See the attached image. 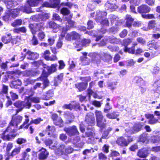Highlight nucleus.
I'll list each match as a JSON object with an SVG mask.
<instances>
[{
	"label": "nucleus",
	"mask_w": 160,
	"mask_h": 160,
	"mask_svg": "<svg viewBox=\"0 0 160 160\" xmlns=\"http://www.w3.org/2000/svg\"><path fill=\"white\" fill-rule=\"evenodd\" d=\"M20 11L28 13L32 12L31 8L27 6H22L19 8L11 9L8 10L11 17L13 18L16 17L19 15Z\"/></svg>",
	"instance_id": "obj_1"
},
{
	"label": "nucleus",
	"mask_w": 160,
	"mask_h": 160,
	"mask_svg": "<svg viewBox=\"0 0 160 160\" xmlns=\"http://www.w3.org/2000/svg\"><path fill=\"white\" fill-rule=\"evenodd\" d=\"M17 128V127L11 122L6 130L3 133V136L2 138L4 140H9L10 138V137L13 136V135L11 134L15 132Z\"/></svg>",
	"instance_id": "obj_2"
},
{
	"label": "nucleus",
	"mask_w": 160,
	"mask_h": 160,
	"mask_svg": "<svg viewBox=\"0 0 160 160\" xmlns=\"http://www.w3.org/2000/svg\"><path fill=\"white\" fill-rule=\"evenodd\" d=\"M23 52L24 53L22 52L21 57V60H23L25 57L27 59L30 60H34L37 59L39 57V55L36 52H31V51L27 50L26 48L23 50Z\"/></svg>",
	"instance_id": "obj_3"
},
{
	"label": "nucleus",
	"mask_w": 160,
	"mask_h": 160,
	"mask_svg": "<svg viewBox=\"0 0 160 160\" xmlns=\"http://www.w3.org/2000/svg\"><path fill=\"white\" fill-rule=\"evenodd\" d=\"M97 125L100 127L104 126L105 123L106 122V119L104 118L102 112L99 110H96L94 112Z\"/></svg>",
	"instance_id": "obj_4"
},
{
	"label": "nucleus",
	"mask_w": 160,
	"mask_h": 160,
	"mask_svg": "<svg viewBox=\"0 0 160 160\" xmlns=\"http://www.w3.org/2000/svg\"><path fill=\"white\" fill-rule=\"evenodd\" d=\"M42 77V78L39 79L38 81L40 80L42 82L43 86L41 87L42 85V83L41 82H37L33 86V89L34 90H36L37 88H41L42 89H44L47 87L48 86L49 84V81L48 80L47 78L48 77V75L46 74H45Z\"/></svg>",
	"instance_id": "obj_5"
},
{
	"label": "nucleus",
	"mask_w": 160,
	"mask_h": 160,
	"mask_svg": "<svg viewBox=\"0 0 160 160\" xmlns=\"http://www.w3.org/2000/svg\"><path fill=\"white\" fill-rule=\"evenodd\" d=\"M142 127V125L140 122L135 124L133 126L130 123L129 124V126L125 129V131L127 133L132 134L140 131Z\"/></svg>",
	"instance_id": "obj_6"
},
{
	"label": "nucleus",
	"mask_w": 160,
	"mask_h": 160,
	"mask_svg": "<svg viewBox=\"0 0 160 160\" xmlns=\"http://www.w3.org/2000/svg\"><path fill=\"white\" fill-rule=\"evenodd\" d=\"M29 27L33 34H35L37 31L42 30L44 29V24L42 23L30 24Z\"/></svg>",
	"instance_id": "obj_7"
},
{
	"label": "nucleus",
	"mask_w": 160,
	"mask_h": 160,
	"mask_svg": "<svg viewBox=\"0 0 160 160\" xmlns=\"http://www.w3.org/2000/svg\"><path fill=\"white\" fill-rule=\"evenodd\" d=\"M64 131L70 136L78 135L79 132L76 127L73 125L71 127H65Z\"/></svg>",
	"instance_id": "obj_8"
},
{
	"label": "nucleus",
	"mask_w": 160,
	"mask_h": 160,
	"mask_svg": "<svg viewBox=\"0 0 160 160\" xmlns=\"http://www.w3.org/2000/svg\"><path fill=\"white\" fill-rule=\"evenodd\" d=\"M85 121L89 126H93L95 122V119L93 113L89 112L86 115Z\"/></svg>",
	"instance_id": "obj_9"
},
{
	"label": "nucleus",
	"mask_w": 160,
	"mask_h": 160,
	"mask_svg": "<svg viewBox=\"0 0 160 160\" xmlns=\"http://www.w3.org/2000/svg\"><path fill=\"white\" fill-rule=\"evenodd\" d=\"M94 55H96V58L99 57L103 60L106 62H108L112 59V57L108 53L105 52H101L100 54L95 53Z\"/></svg>",
	"instance_id": "obj_10"
},
{
	"label": "nucleus",
	"mask_w": 160,
	"mask_h": 160,
	"mask_svg": "<svg viewBox=\"0 0 160 160\" xmlns=\"http://www.w3.org/2000/svg\"><path fill=\"white\" fill-rule=\"evenodd\" d=\"M135 80L136 83L140 86V90L142 93H144L146 91V88L143 87L145 86L146 84V82L143 79L138 77L135 78Z\"/></svg>",
	"instance_id": "obj_11"
},
{
	"label": "nucleus",
	"mask_w": 160,
	"mask_h": 160,
	"mask_svg": "<svg viewBox=\"0 0 160 160\" xmlns=\"http://www.w3.org/2000/svg\"><path fill=\"white\" fill-rule=\"evenodd\" d=\"M80 38V35L75 31H73L68 33L66 37V39L68 41L72 40H77L79 39Z\"/></svg>",
	"instance_id": "obj_12"
},
{
	"label": "nucleus",
	"mask_w": 160,
	"mask_h": 160,
	"mask_svg": "<svg viewBox=\"0 0 160 160\" xmlns=\"http://www.w3.org/2000/svg\"><path fill=\"white\" fill-rule=\"evenodd\" d=\"M107 15V13L105 12L97 11L95 14V19L97 22H99Z\"/></svg>",
	"instance_id": "obj_13"
},
{
	"label": "nucleus",
	"mask_w": 160,
	"mask_h": 160,
	"mask_svg": "<svg viewBox=\"0 0 160 160\" xmlns=\"http://www.w3.org/2000/svg\"><path fill=\"white\" fill-rule=\"evenodd\" d=\"M53 142L52 140L49 138L46 139L44 141L45 144L47 146H49V148L52 149L54 150L57 148L58 142L56 141L54 143L53 145H52Z\"/></svg>",
	"instance_id": "obj_14"
},
{
	"label": "nucleus",
	"mask_w": 160,
	"mask_h": 160,
	"mask_svg": "<svg viewBox=\"0 0 160 160\" xmlns=\"http://www.w3.org/2000/svg\"><path fill=\"white\" fill-rule=\"evenodd\" d=\"M16 75L17 73L15 72L8 71L7 74H3L2 81L5 82L8 80V78L12 79L14 76H16Z\"/></svg>",
	"instance_id": "obj_15"
},
{
	"label": "nucleus",
	"mask_w": 160,
	"mask_h": 160,
	"mask_svg": "<svg viewBox=\"0 0 160 160\" xmlns=\"http://www.w3.org/2000/svg\"><path fill=\"white\" fill-rule=\"evenodd\" d=\"M22 119L23 117L22 116L19 115H16L12 117L11 122L16 126L17 127L18 125L21 122Z\"/></svg>",
	"instance_id": "obj_16"
},
{
	"label": "nucleus",
	"mask_w": 160,
	"mask_h": 160,
	"mask_svg": "<svg viewBox=\"0 0 160 160\" xmlns=\"http://www.w3.org/2000/svg\"><path fill=\"white\" fill-rule=\"evenodd\" d=\"M148 46L150 49H151V48H153L160 53V45L155 41H152L149 42Z\"/></svg>",
	"instance_id": "obj_17"
},
{
	"label": "nucleus",
	"mask_w": 160,
	"mask_h": 160,
	"mask_svg": "<svg viewBox=\"0 0 160 160\" xmlns=\"http://www.w3.org/2000/svg\"><path fill=\"white\" fill-rule=\"evenodd\" d=\"M149 153L148 150L146 148L140 149L137 152V155L141 158H145L148 156Z\"/></svg>",
	"instance_id": "obj_18"
},
{
	"label": "nucleus",
	"mask_w": 160,
	"mask_h": 160,
	"mask_svg": "<svg viewBox=\"0 0 160 160\" xmlns=\"http://www.w3.org/2000/svg\"><path fill=\"white\" fill-rule=\"evenodd\" d=\"M40 151V152L38 156L39 159L41 160H44L46 159L49 154L48 152L46 150L43 148H42Z\"/></svg>",
	"instance_id": "obj_19"
},
{
	"label": "nucleus",
	"mask_w": 160,
	"mask_h": 160,
	"mask_svg": "<svg viewBox=\"0 0 160 160\" xmlns=\"http://www.w3.org/2000/svg\"><path fill=\"white\" fill-rule=\"evenodd\" d=\"M18 78L17 74L16 76H14L12 79L11 86L14 88H17L18 86H21L22 85V82L19 79H17Z\"/></svg>",
	"instance_id": "obj_20"
},
{
	"label": "nucleus",
	"mask_w": 160,
	"mask_h": 160,
	"mask_svg": "<svg viewBox=\"0 0 160 160\" xmlns=\"http://www.w3.org/2000/svg\"><path fill=\"white\" fill-rule=\"evenodd\" d=\"M57 66V65L56 64H52L51 67H49L47 66H46V68L48 70V73H46L45 72V70H44L43 71V72L42 74L44 73V74H46L48 75V76L49 75L50 73L53 72H55L56 70V67ZM45 75V74H44Z\"/></svg>",
	"instance_id": "obj_21"
},
{
	"label": "nucleus",
	"mask_w": 160,
	"mask_h": 160,
	"mask_svg": "<svg viewBox=\"0 0 160 160\" xmlns=\"http://www.w3.org/2000/svg\"><path fill=\"white\" fill-rule=\"evenodd\" d=\"M138 11L140 13H148L150 12V8L146 5H142L138 8Z\"/></svg>",
	"instance_id": "obj_22"
},
{
	"label": "nucleus",
	"mask_w": 160,
	"mask_h": 160,
	"mask_svg": "<svg viewBox=\"0 0 160 160\" xmlns=\"http://www.w3.org/2000/svg\"><path fill=\"white\" fill-rule=\"evenodd\" d=\"M117 143L121 146L125 147L128 144L129 142L124 138L121 137L118 138Z\"/></svg>",
	"instance_id": "obj_23"
},
{
	"label": "nucleus",
	"mask_w": 160,
	"mask_h": 160,
	"mask_svg": "<svg viewBox=\"0 0 160 160\" xmlns=\"http://www.w3.org/2000/svg\"><path fill=\"white\" fill-rule=\"evenodd\" d=\"M55 152L56 154L61 155L64 154L65 151V146L63 144L61 145L59 147L55 149Z\"/></svg>",
	"instance_id": "obj_24"
},
{
	"label": "nucleus",
	"mask_w": 160,
	"mask_h": 160,
	"mask_svg": "<svg viewBox=\"0 0 160 160\" xmlns=\"http://www.w3.org/2000/svg\"><path fill=\"white\" fill-rule=\"evenodd\" d=\"M65 20L67 21L69 25L68 27H67L68 25H66V29L65 30H64V29H63L62 32L61 34V36L62 37L65 36L64 32L65 31H67L69 30L70 27H72L74 25V22L71 20L68 19L67 17H65Z\"/></svg>",
	"instance_id": "obj_25"
},
{
	"label": "nucleus",
	"mask_w": 160,
	"mask_h": 160,
	"mask_svg": "<svg viewBox=\"0 0 160 160\" xmlns=\"http://www.w3.org/2000/svg\"><path fill=\"white\" fill-rule=\"evenodd\" d=\"M82 54L83 56L81 58V59L82 64L84 65H88L90 62V59L88 58L87 57V53L86 52H82Z\"/></svg>",
	"instance_id": "obj_26"
},
{
	"label": "nucleus",
	"mask_w": 160,
	"mask_h": 160,
	"mask_svg": "<svg viewBox=\"0 0 160 160\" xmlns=\"http://www.w3.org/2000/svg\"><path fill=\"white\" fill-rule=\"evenodd\" d=\"M88 85L87 83L81 82L76 83L75 84V87L77 88L79 92L85 90Z\"/></svg>",
	"instance_id": "obj_27"
},
{
	"label": "nucleus",
	"mask_w": 160,
	"mask_h": 160,
	"mask_svg": "<svg viewBox=\"0 0 160 160\" xmlns=\"http://www.w3.org/2000/svg\"><path fill=\"white\" fill-rule=\"evenodd\" d=\"M14 105L15 107L18 108V109L16 110V114H17L18 112L21 111L24 108L23 101H17L14 103Z\"/></svg>",
	"instance_id": "obj_28"
},
{
	"label": "nucleus",
	"mask_w": 160,
	"mask_h": 160,
	"mask_svg": "<svg viewBox=\"0 0 160 160\" xmlns=\"http://www.w3.org/2000/svg\"><path fill=\"white\" fill-rule=\"evenodd\" d=\"M5 4L8 8H10L17 6L18 4L15 1L12 0H8L5 1Z\"/></svg>",
	"instance_id": "obj_29"
},
{
	"label": "nucleus",
	"mask_w": 160,
	"mask_h": 160,
	"mask_svg": "<svg viewBox=\"0 0 160 160\" xmlns=\"http://www.w3.org/2000/svg\"><path fill=\"white\" fill-rule=\"evenodd\" d=\"M146 117L149 119V123L150 124H154L158 122V120L155 119L152 114H147L145 115Z\"/></svg>",
	"instance_id": "obj_30"
},
{
	"label": "nucleus",
	"mask_w": 160,
	"mask_h": 160,
	"mask_svg": "<svg viewBox=\"0 0 160 160\" xmlns=\"http://www.w3.org/2000/svg\"><path fill=\"white\" fill-rule=\"evenodd\" d=\"M47 27L53 29V32H56L59 29V26L54 22H48L47 26Z\"/></svg>",
	"instance_id": "obj_31"
},
{
	"label": "nucleus",
	"mask_w": 160,
	"mask_h": 160,
	"mask_svg": "<svg viewBox=\"0 0 160 160\" xmlns=\"http://www.w3.org/2000/svg\"><path fill=\"white\" fill-rule=\"evenodd\" d=\"M31 150L30 148H27L25 151L21 154V155L22 158V160H28L29 159L30 155L28 153L30 152Z\"/></svg>",
	"instance_id": "obj_32"
},
{
	"label": "nucleus",
	"mask_w": 160,
	"mask_h": 160,
	"mask_svg": "<svg viewBox=\"0 0 160 160\" xmlns=\"http://www.w3.org/2000/svg\"><path fill=\"white\" fill-rule=\"evenodd\" d=\"M31 101L30 99V97H27L23 101V108H29L31 106Z\"/></svg>",
	"instance_id": "obj_33"
},
{
	"label": "nucleus",
	"mask_w": 160,
	"mask_h": 160,
	"mask_svg": "<svg viewBox=\"0 0 160 160\" xmlns=\"http://www.w3.org/2000/svg\"><path fill=\"white\" fill-rule=\"evenodd\" d=\"M153 91L154 92H160V80L156 81L154 83Z\"/></svg>",
	"instance_id": "obj_34"
},
{
	"label": "nucleus",
	"mask_w": 160,
	"mask_h": 160,
	"mask_svg": "<svg viewBox=\"0 0 160 160\" xmlns=\"http://www.w3.org/2000/svg\"><path fill=\"white\" fill-rule=\"evenodd\" d=\"M12 39L10 34H8L5 36H3L2 38V41L5 43L10 42Z\"/></svg>",
	"instance_id": "obj_35"
},
{
	"label": "nucleus",
	"mask_w": 160,
	"mask_h": 160,
	"mask_svg": "<svg viewBox=\"0 0 160 160\" xmlns=\"http://www.w3.org/2000/svg\"><path fill=\"white\" fill-rule=\"evenodd\" d=\"M148 134L143 133L140 136V141L141 142L147 143L148 142Z\"/></svg>",
	"instance_id": "obj_36"
},
{
	"label": "nucleus",
	"mask_w": 160,
	"mask_h": 160,
	"mask_svg": "<svg viewBox=\"0 0 160 160\" xmlns=\"http://www.w3.org/2000/svg\"><path fill=\"white\" fill-rule=\"evenodd\" d=\"M21 148L20 146L16 147L12 152L10 155V156H11L12 157L14 156L19 154L20 152Z\"/></svg>",
	"instance_id": "obj_37"
},
{
	"label": "nucleus",
	"mask_w": 160,
	"mask_h": 160,
	"mask_svg": "<svg viewBox=\"0 0 160 160\" xmlns=\"http://www.w3.org/2000/svg\"><path fill=\"white\" fill-rule=\"evenodd\" d=\"M76 106L79 107V104L76 103L75 105L69 104H65L62 106V108L63 109H68L70 110H72L73 108H75Z\"/></svg>",
	"instance_id": "obj_38"
},
{
	"label": "nucleus",
	"mask_w": 160,
	"mask_h": 160,
	"mask_svg": "<svg viewBox=\"0 0 160 160\" xmlns=\"http://www.w3.org/2000/svg\"><path fill=\"white\" fill-rule=\"evenodd\" d=\"M44 75V73L42 74L41 76L36 79L35 80H31L29 79H28L24 81V83H25V85L27 86L29 84H33L36 81H38L39 79H41L42 78V77Z\"/></svg>",
	"instance_id": "obj_39"
},
{
	"label": "nucleus",
	"mask_w": 160,
	"mask_h": 160,
	"mask_svg": "<svg viewBox=\"0 0 160 160\" xmlns=\"http://www.w3.org/2000/svg\"><path fill=\"white\" fill-rule=\"evenodd\" d=\"M28 4L29 5V6H28L27 5H25L24 6H27L28 7H29L31 8L30 7H36L38 5V4H37L36 0H28L27 2ZM31 10L32 11V8H31Z\"/></svg>",
	"instance_id": "obj_40"
},
{
	"label": "nucleus",
	"mask_w": 160,
	"mask_h": 160,
	"mask_svg": "<svg viewBox=\"0 0 160 160\" xmlns=\"http://www.w3.org/2000/svg\"><path fill=\"white\" fill-rule=\"evenodd\" d=\"M12 18V17H11L8 10L6 12L4 15L3 17V20L6 22H8L10 20H11Z\"/></svg>",
	"instance_id": "obj_41"
},
{
	"label": "nucleus",
	"mask_w": 160,
	"mask_h": 160,
	"mask_svg": "<svg viewBox=\"0 0 160 160\" xmlns=\"http://www.w3.org/2000/svg\"><path fill=\"white\" fill-rule=\"evenodd\" d=\"M124 50L125 52H128L129 53L133 54L135 53V52L134 46H133L130 48H128L127 46H125Z\"/></svg>",
	"instance_id": "obj_42"
},
{
	"label": "nucleus",
	"mask_w": 160,
	"mask_h": 160,
	"mask_svg": "<svg viewBox=\"0 0 160 160\" xmlns=\"http://www.w3.org/2000/svg\"><path fill=\"white\" fill-rule=\"evenodd\" d=\"M32 64L33 65L36 67H39L40 65H42L44 68H46V66H47L46 65L43 63L41 60L34 62H32Z\"/></svg>",
	"instance_id": "obj_43"
},
{
	"label": "nucleus",
	"mask_w": 160,
	"mask_h": 160,
	"mask_svg": "<svg viewBox=\"0 0 160 160\" xmlns=\"http://www.w3.org/2000/svg\"><path fill=\"white\" fill-rule=\"evenodd\" d=\"M39 16H36L35 17L37 18L40 17V19L42 20H45L48 18L49 17V15L47 13H43L42 14H39Z\"/></svg>",
	"instance_id": "obj_44"
},
{
	"label": "nucleus",
	"mask_w": 160,
	"mask_h": 160,
	"mask_svg": "<svg viewBox=\"0 0 160 160\" xmlns=\"http://www.w3.org/2000/svg\"><path fill=\"white\" fill-rule=\"evenodd\" d=\"M151 141L153 143L160 142V137L152 136L151 137Z\"/></svg>",
	"instance_id": "obj_45"
},
{
	"label": "nucleus",
	"mask_w": 160,
	"mask_h": 160,
	"mask_svg": "<svg viewBox=\"0 0 160 160\" xmlns=\"http://www.w3.org/2000/svg\"><path fill=\"white\" fill-rule=\"evenodd\" d=\"M22 21L21 19H17L11 24V25L12 27H15L17 26L22 25Z\"/></svg>",
	"instance_id": "obj_46"
},
{
	"label": "nucleus",
	"mask_w": 160,
	"mask_h": 160,
	"mask_svg": "<svg viewBox=\"0 0 160 160\" xmlns=\"http://www.w3.org/2000/svg\"><path fill=\"white\" fill-rule=\"evenodd\" d=\"M106 117L111 119H114L116 118L118 116L114 112L112 113H108L106 115Z\"/></svg>",
	"instance_id": "obj_47"
},
{
	"label": "nucleus",
	"mask_w": 160,
	"mask_h": 160,
	"mask_svg": "<svg viewBox=\"0 0 160 160\" xmlns=\"http://www.w3.org/2000/svg\"><path fill=\"white\" fill-rule=\"evenodd\" d=\"M54 123L57 125L59 126L60 127H62L63 126V121L61 118H58L56 120H55Z\"/></svg>",
	"instance_id": "obj_48"
},
{
	"label": "nucleus",
	"mask_w": 160,
	"mask_h": 160,
	"mask_svg": "<svg viewBox=\"0 0 160 160\" xmlns=\"http://www.w3.org/2000/svg\"><path fill=\"white\" fill-rule=\"evenodd\" d=\"M47 131L49 132L48 133V135H50L52 133H53L55 131V129L54 127L50 126L48 125L46 128Z\"/></svg>",
	"instance_id": "obj_49"
},
{
	"label": "nucleus",
	"mask_w": 160,
	"mask_h": 160,
	"mask_svg": "<svg viewBox=\"0 0 160 160\" xmlns=\"http://www.w3.org/2000/svg\"><path fill=\"white\" fill-rule=\"evenodd\" d=\"M156 23L154 20H151L149 21L148 24V29H153L155 26Z\"/></svg>",
	"instance_id": "obj_50"
},
{
	"label": "nucleus",
	"mask_w": 160,
	"mask_h": 160,
	"mask_svg": "<svg viewBox=\"0 0 160 160\" xmlns=\"http://www.w3.org/2000/svg\"><path fill=\"white\" fill-rule=\"evenodd\" d=\"M110 17H111V23L112 24L114 23L115 25H117V22L118 18L113 15H111Z\"/></svg>",
	"instance_id": "obj_51"
},
{
	"label": "nucleus",
	"mask_w": 160,
	"mask_h": 160,
	"mask_svg": "<svg viewBox=\"0 0 160 160\" xmlns=\"http://www.w3.org/2000/svg\"><path fill=\"white\" fill-rule=\"evenodd\" d=\"M53 95V93L52 91H49L47 92L46 97L45 98H43L42 99L44 100L49 99L51 98L52 97Z\"/></svg>",
	"instance_id": "obj_52"
},
{
	"label": "nucleus",
	"mask_w": 160,
	"mask_h": 160,
	"mask_svg": "<svg viewBox=\"0 0 160 160\" xmlns=\"http://www.w3.org/2000/svg\"><path fill=\"white\" fill-rule=\"evenodd\" d=\"M30 101L32 102L38 103L40 102V99L38 97H30Z\"/></svg>",
	"instance_id": "obj_53"
},
{
	"label": "nucleus",
	"mask_w": 160,
	"mask_h": 160,
	"mask_svg": "<svg viewBox=\"0 0 160 160\" xmlns=\"http://www.w3.org/2000/svg\"><path fill=\"white\" fill-rule=\"evenodd\" d=\"M90 42V41L89 39H84L81 41V44L80 45L83 46H86L88 45Z\"/></svg>",
	"instance_id": "obj_54"
},
{
	"label": "nucleus",
	"mask_w": 160,
	"mask_h": 160,
	"mask_svg": "<svg viewBox=\"0 0 160 160\" xmlns=\"http://www.w3.org/2000/svg\"><path fill=\"white\" fill-rule=\"evenodd\" d=\"M160 71V68L158 66H155L153 67L151 70L152 73L154 74H156L158 73Z\"/></svg>",
	"instance_id": "obj_55"
},
{
	"label": "nucleus",
	"mask_w": 160,
	"mask_h": 160,
	"mask_svg": "<svg viewBox=\"0 0 160 160\" xmlns=\"http://www.w3.org/2000/svg\"><path fill=\"white\" fill-rule=\"evenodd\" d=\"M34 93V91L32 90V88L30 89H26L25 92H24L25 94H28L29 95L28 97H30L31 96L33 95Z\"/></svg>",
	"instance_id": "obj_56"
},
{
	"label": "nucleus",
	"mask_w": 160,
	"mask_h": 160,
	"mask_svg": "<svg viewBox=\"0 0 160 160\" xmlns=\"http://www.w3.org/2000/svg\"><path fill=\"white\" fill-rule=\"evenodd\" d=\"M45 36V34L43 32L40 31L38 34V37L40 40H42L44 39Z\"/></svg>",
	"instance_id": "obj_57"
},
{
	"label": "nucleus",
	"mask_w": 160,
	"mask_h": 160,
	"mask_svg": "<svg viewBox=\"0 0 160 160\" xmlns=\"http://www.w3.org/2000/svg\"><path fill=\"white\" fill-rule=\"evenodd\" d=\"M61 13L63 15H67L69 14L70 11L67 8H62L61 11Z\"/></svg>",
	"instance_id": "obj_58"
},
{
	"label": "nucleus",
	"mask_w": 160,
	"mask_h": 160,
	"mask_svg": "<svg viewBox=\"0 0 160 160\" xmlns=\"http://www.w3.org/2000/svg\"><path fill=\"white\" fill-rule=\"evenodd\" d=\"M42 120L41 118H38L31 121L30 124L34 123L36 124H37L40 123Z\"/></svg>",
	"instance_id": "obj_59"
},
{
	"label": "nucleus",
	"mask_w": 160,
	"mask_h": 160,
	"mask_svg": "<svg viewBox=\"0 0 160 160\" xmlns=\"http://www.w3.org/2000/svg\"><path fill=\"white\" fill-rule=\"evenodd\" d=\"M52 8L56 7L59 4V2L58 0H51Z\"/></svg>",
	"instance_id": "obj_60"
},
{
	"label": "nucleus",
	"mask_w": 160,
	"mask_h": 160,
	"mask_svg": "<svg viewBox=\"0 0 160 160\" xmlns=\"http://www.w3.org/2000/svg\"><path fill=\"white\" fill-rule=\"evenodd\" d=\"M10 94L11 97V98L12 100H14L18 99V96L16 93L12 92H10Z\"/></svg>",
	"instance_id": "obj_61"
},
{
	"label": "nucleus",
	"mask_w": 160,
	"mask_h": 160,
	"mask_svg": "<svg viewBox=\"0 0 160 160\" xmlns=\"http://www.w3.org/2000/svg\"><path fill=\"white\" fill-rule=\"evenodd\" d=\"M47 60H50L51 61H54L57 59L56 55H52L51 56L46 57L45 59Z\"/></svg>",
	"instance_id": "obj_62"
},
{
	"label": "nucleus",
	"mask_w": 160,
	"mask_h": 160,
	"mask_svg": "<svg viewBox=\"0 0 160 160\" xmlns=\"http://www.w3.org/2000/svg\"><path fill=\"white\" fill-rule=\"evenodd\" d=\"M108 40L111 43H116L118 41V39L114 36H112L109 38Z\"/></svg>",
	"instance_id": "obj_63"
},
{
	"label": "nucleus",
	"mask_w": 160,
	"mask_h": 160,
	"mask_svg": "<svg viewBox=\"0 0 160 160\" xmlns=\"http://www.w3.org/2000/svg\"><path fill=\"white\" fill-rule=\"evenodd\" d=\"M35 75L36 73L33 71H28L26 72L25 75L27 76L31 77Z\"/></svg>",
	"instance_id": "obj_64"
}]
</instances>
